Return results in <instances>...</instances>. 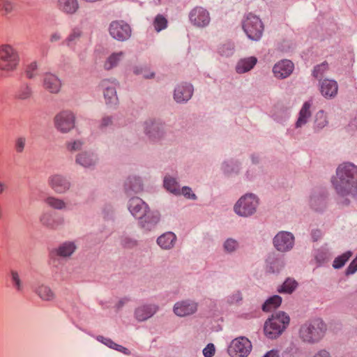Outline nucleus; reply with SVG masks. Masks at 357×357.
<instances>
[{
	"mask_svg": "<svg viewBox=\"0 0 357 357\" xmlns=\"http://www.w3.org/2000/svg\"><path fill=\"white\" fill-rule=\"evenodd\" d=\"M332 183L336 192L342 197L357 195V166L350 162L339 165Z\"/></svg>",
	"mask_w": 357,
	"mask_h": 357,
	"instance_id": "f257e3e1",
	"label": "nucleus"
},
{
	"mask_svg": "<svg viewBox=\"0 0 357 357\" xmlns=\"http://www.w3.org/2000/svg\"><path fill=\"white\" fill-rule=\"evenodd\" d=\"M327 331L325 322L320 319H313L302 324L299 329V337L307 344H316L324 337Z\"/></svg>",
	"mask_w": 357,
	"mask_h": 357,
	"instance_id": "f03ea898",
	"label": "nucleus"
},
{
	"mask_svg": "<svg viewBox=\"0 0 357 357\" xmlns=\"http://www.w3.org/2000/svg\"><path fill=\"white\" fill-rule=\"evenodd\" d=\"M20 62L17 50L9 44L0 45V70L8 74L15 71Z\"/></svg>",
	"mask_w": 357,
	"mask_h": 357,
	"instance_id": "7ed1b4c3",
	"label": "nucleus"
},
{
	"mask_svg": "<svg viewBox=\"0 0 357 357\" xmlns=\"http://www.w3.org/2000/svg\"><path fill=\"white\" fill-rule=\"evenodd\" d=\"M289 323V316L284 312L273 314L264 324V333L271 339L280 335Z\"/></svg>",
	"mask_w": 357,
	"mask_h": 357,
	"instance_id": "20e7f679",
	"label": "nucleus"
},
{
	"mask_svg": "<svg viewBox=\"0 0 357 357\" xmlns=\"http://www.w3.org/2000/svg\"><path fill=\"white\" fill-rule=\"evenodd\" d=\"M258 204V199L254 194H246L237 201L234 211L239 216L248 217L256 212Z\"/></svg>",
	"mask_w": 357,
	"mask_h": 357,
	"instance_id": "39448f33",
	"label": "nucleus"
},
{
	"mask_svg": "<svg viewBox=\"0 0 357 357\" xmlns=\"http://www.w3.org/2000/svg\"><path fill=\"white\" fill-rule=\"evenodd\" d=\"M53 121L55 128L59 132L66 134L75 128L76 116L71 110L65 109L57 113Z\"/></svg>",
	"mask_w": 357,
	"mask_h": 357,
	"instance_id": "423d86ee",
	"label": "nucleus"
},
{
	"mask_svg": "<svg viewBox=\"0 0 357 357\" xmlns=\"http://www.w3.org/2000/svg\"><path fill=\"white\" fill-rule=\"evenodd\" d=\"M243 29L250 39L258 40L262 36L264 25L259 17L249 13L243 22Z\"/></svg>",
	"mask_w": 357,
	"mask_h": 357,
	"instance_id": "0eeeda50",
	"label": "nucleus"
},
{
	"mask_svg": "<svg viewBox=\"0 0 357 357\" xmlns=\"http://www.w3.org/2000/svg\"><path fill=\"white\" fill-rule=\"evenodd\" d=\"M250 340L244 336L234 339L228 348V354L231 357H247L252 351Z\"/></svg>",
	"mask_w": 357,
	"mask_h": 357,
	"instance_id": "6e6552de",
	"label": "nucleus"
},
{
	"mask_svg": "<svg viewBox=\"0 0 357 357\" xmlns=\"http://www.w3.org/2000/svg\"><path fill=\"white\" fill-rule=\"evenodd\" d=\"M119 82L114 78L104 79L100 82L107 105H116L118 103L116 88Z\"/></svg>",
	"mask_w": 357,
	"mask_h": 357,
	"instance_id": "1a4fd4ad",
	"label": "nucleus"
},
{
	"mask_svg": "<svg viewBox=\"0 0 357 357\" xmlns=\"http://www.w3.org/2000/svg\"><path fill=\"white\" fill-rule=\"evenodd\" d=\"M109 32L113 38L119 41H124L130 37L131 29L125 22L116 20L110 23Z\"/></svg>",
	"mask_w": 357,
	"mask_h": 357,
	"instance_id": "9d476101",
	"label": "nucleus"
},
{
	"mask_svg": "<svg viewBox=\"0 0 357 357\" xmlns=\"http://www.w3.org/2000/svg\"><path fill=\"white\" fill-rule=\"evenodd\" d=\"M48 185L57 194H63L70 188V183L68 178L61 174H53L49 176Z\"/></svg>",
	"mask_w": 357,
	"mask_h": 357,
	"instance_id": "9b49d317",
	"label": "nucleus"
},
{
	"mask_svg": "<svg viewBox=\"0 0 357 357\" xmlns=\"http://www.w3.org/2000/svg\"><path fill=\"white\" fill-rule=\"evenodd\" d=\"M294 243V237L290 232L280 231L273 238L275 248L280 252L291 250Z\"/></svg>",
	"mask_w": 357,
	"mask_h": 357,
	"instance_id": "f8f14e48",
	"label": "nucleus"
},
{
	"mask_svg": "<svg viewBox=\"0 0 357 357\" xmlns=\"http://www.w3.org/2000/svg\"><path fill=\"white\" fill-rule=\"evenodd\" d=\"M189 19L193 25L198 27H204L210 22L208 12L202 7L193 8L189 14Z\"/></svg>",
	"mask_w": 357,
	"mask_h": 357,
	"instance_id": "ddd939ff",
	"label": "nucleus"
},
{
	"mask_svg": "<svg viewBox=\"0 0 357 357\" xmlns=\"http://www.w3.org/2000/svg\"><path fill=\"white\" fill-rule=\"evenodd\" d=\"M39 220L43 227L51 230L59 229L64 223L63 218L55 217L49 211L42 213Z\"/></svg>",
	"mask_w": 357,
	"mask_h": 357,
	"instance_id": "4468645a",
	"label": "nucleus"
},
{
	"mask_svg": "<svg viewBox=\"0 0 357 357\" xmlns=\"http://www.w3.org/2000/svg\"><path fill=\"white\" fill-rule=\"evenodd\" d=\"M294 68V63L290 60L284 59L275 64L273 72L277 78L284 79L292 73Z\"/></svg>",
	"mask_w": 357,
	"mask_h": 357,
	"instance_id": "2eb2a0df",
	"label": "nucleus"
},
{
	"mask_svg": "<svg viewBox=\"0 0 357 357\" xmlns=\"http://www.w3.org/2000/svg\"><path fill=\"white\" fill-rule=\"evenodd\" d=\"M197 310V304L191 301L177 302L174 306V312L178 317H185L194 314Z\"/></svg>",
	"mask_w": 357,
	"mask_h": 357,
	"instance_id": "dca6fc26",
	"label": "nucleus"
},
{
	"mask_svg": "<svg viewBox=\"0 0 357 357\" xmlns=\"http://www.w3.org/2000/svg\"><path fill=\"white\" fill-rule=\"evenodd\" d=\"M43 86L51 93H58L61 88V82L56 75L47 73L43 75Z\"/></svg>",
	"mask_w": 357,
	"mask_h": 357,
	"instance_id": "f3484780",
	"label": "nucleus"
},
{
	"mask_svg": "<svg viewBox=\"0 0 357 357\" xmlns=\"http://www.w3.org/2000/svg\"><path fill=\"white\" fill-rule=\"evenodd\" d=\"M148 209V205L139 197H132L129 200L128 210L137 219L144 216Z\"/></svg>",
	"mask_w": 357,
	"mask_h": 357,
	"instance_id": "a211bd4d",
	"label": "nucleus"
},
{
	"mask_svg": "<svg viewBox=\"0 0 357 357\" xmlns=\"http://www.w3.org/2000/svg\"><path fill=\"white\" fill-rule=\"evenodd\" d=\"M160 215L158 211H151L149 208L144 216L139 218V225L145 230L150 231L160 221Z\"/></svg>",
	"mask_w": 357,
	"mask_h": 357,
	"instance_id": "6ab92c4d",
	"label": "nucleus"
},
{
	"mask_svg": "<svg viewBox=\"0 0 357 357\" xmlns=\"http://www.w3.org/2000/svg\"><path fill=\"white\" fill-rule=\"evenodd\" d=\"M158 307L156 305H143L135 310V317L139 321H144L151 318L156 313Z\"/></svg>",
	"mask_w": 357,
	"mask_h": 357,
	"instance_id": "aec40b11",
	"label": "nucleus"
},
{
	"mask_svg": "<svg viewBox=\"0 0 357 357\" xmlns=\"http://www.w3.org/2000/svg\"><path fill=\"white\" fill-rule=\"evenodd\" d=\"M193 93V87L190 84L178 85L174 90V98L177 102H186L190 99Z\"/></svg>",
	"mask_w": 357,
	"mask_h": 357,
	"instance_id": "412c9836",
	"label": "nucleus"
},
{
	"mask_svg": "<svg viewBox=\"0 0 357 357\" xmlns=\"http://www.w3.org/2000/svg\"><path fill=\"white\" fill-rule=\"evenodd\" d=\"M337 91V83L333 79H325L320 82V92L326 98H334Z\"/></svg>",
	"mask_w": 357,
	"mask_h": 357,
	"instance_id": "4be33fe9",
	"label": "nucleus"
},
{
	"mask_svg": "<svg viewBox=\"0 0 357 357\" xmlns=\"http://www.w3.org/2000/svg\"><path fill=\"white\" fill-rule=\"evenodd\" d=\"M56 8L61 13L72 15L77 12L79 4L78 0H58Z\"/></svg>",
	"mask_w": 357,
	"mask_h": 357,
	"instance_id": "5701e85b",
	"label": "nucleus"
},
{
	"mask_svg": "<svg viewBox=\"0 0 357 357\" xmlns=\"http://www.w3.org/2000/svg\"><path fill=\"white\" fill-rule=\"evenodd\" d=\"M75 161L77 164L84 167H91L96 165L98 158L93 153L84 151L77 154Z\"/></svg>",
	"mask_w": 357,
	"mask_h": 357,
	"instance_id": "b1692460",
	"label": "nucleus"
},
{
	"mask_svg": "<svg viewBox=\"0 0 357 357\" xmlns=\"http://www.w3.org/2000/svg\"><path fill=\"white\" fill-rule=\"evenodd\" d=\"M176 241V236L173 232H167L160 236L157 239L158 245L164 250L172 248Z\"/></svg>",
	"mask_w": 357,
	"mask_h": 357,
	"instance_id": "393cba45",
	"label": "nucleus"
},
{
	"mask_svg": "<svg viewBox=\"0 0 357 357\" xmlns=\"http://www.w3.org/2000/svg\"><path fill=\"white\" fill-rule=\"evenodd\" d=\"M76 249L77 245L73 241H66L59 245L54 252L59 257H69L75 252Z\"/></svg>",
	"mask_w": 357,
	"mask_h": 357,
	"instance_id": "a878e982",
	"label": "nucleus"
},
{
	"mask_svg": "<svg viewBox=\"0 0 357 357\" xmlns=\"http://www.w3.org/2000/svg\"><path fill=\"white\" fill-rule=\"evenodd\" d=\"M144 132L150 137L153 138L161 137L162 126L159 123L153 120H148L144 123Z\"/></svg>",
	"mask_w": 357,
	"mask_h": 357,
	"instance_id": "bb28decb",
	"label": "nucleus"
},
{
	"mask_svg": "<svg viewBox=\"0 0 357 357\" xmlns=\"http://www.w3.org/2000/svg\"><path fill=\"white\" fill-rule=\"evenodd\" d=\"M83 36V31L79 26L73 27L64 40V44L69 47L77 45L78 41Z\"/></svg>",
	"mask_w": 357,
	"mask_h": 357,
	"instance_id": "cd10ccee",
	"label": "nucleus"
},
{
	"mask_svg": "<svg viewBox=\"0 0 357 357\" xmlns=\"http://www.w3.org/2000/svg\"><path fill=\"white\" fill-rule=\"evenodd\" d=\"M310 107L311 103L309 102H305L303 105L299 112V116L296 123V128H301L307 123L308 119L311 116Z\"/></svg>",
	"mask_w": 357,
	"mask_h": 357,
	"instance_id": "c85d7f7f",
	"label": "nucleus"
},
{
	"mask_svg": "<svg viewBox=\"0 0 357 357\" xmlns=\"http://www.w3.org/2000/svg\"><path fill=\"white\" fill-rule=\"evenodd\" d=\"M257 59L255 56L241 59L236 67V72L244 73L250 70L257 63Z\"/></svg>",
	"mask_w": 357,
	"mask_h": 357,
	"instance_id": "c756f323",
	"label": "nucleus"
},
{
	"mask_svg": "<svg viewBox=\"0 0 357 357\" xmlns=\"http://www.w3.org/2000/svg\"><path fill=\"white\" fill-rule=\"evenodd\" d=\"M36 294L45 301H52L55 298V294L52 289L47 285L40 284L35 289Z\"/></svg>",
	"mask_w": 357,
	"mask_h": 357,
	"instance_id": "7c9ffc66",
	"label": "nucleus"
},
{
	"mask_svg": "<svg viewBox=\"0 0 357 357\" xmlns=\"http://www.w3.org/2000/svg\"><path fill=\"white\" fill-rule=\"evenodd\" d=\"M17 5L14 0H0V14L7 17L17 10Z\"/></svg>",
	"mask_w": 357,
	"mask_h": 357,
	"instance_id": "2f4dec72",
	"label": "nucleus"
},
{
	"mask_svg": "<svg viewBox=\"0 0 357 357\" xmlns=\"http://www.w3.org/2000/svg\"><path fill=\"white\" fill-rule=\"evenodd\" d=\"M124 55L123 52L112 53L105 61L104 68L106 70H111L117 66L119 62L124 58Z\"/></svg>",
	"mask_w": 357,
	"mask_h": 357,
	"instance_id": "473e14b6",
	"label": "nucleus"
},
{
	"mask_svg": "<svg viewBox=\"0 0 357 357\" xmlns=\"http://www.w3.org/2000/svg\"><path fill=\"white\" fill-rule=\"evenodd\" d=\"M33 94V91L31 86L27 83H24L20 85L15 93V98L19 100L29 99Z\"/></svg>",
	"mask_w": 357,
	"mask_h": 357,
	"instance_id": "72a5a7b5",
	"label": "nucleus"
},
{
	"mask_svg": "<svg viewBox=\"0 0 357 357\" xmlns=\"http://www.w3.org/2000/svg\"><path fill=\"white\" fill-rule=\"evenodd\" d=\"M164 186L170 192L174 195H181L180 186L175 178L171 176H165L164 178Z\"/></svg>",
	"mask_w": 357,
	"mask_h": 357,
	"instance_id": "f704fd0d",
	"label": "nucleus"
},
{
	"mask_svg": "<svg viewBox=\"0 0 357 357\" xmlns=\"http://www.w3.org/2000/svg\"><path fill=\"white\" fill-rule=\"evenodd\" d=\"M142 190V181L139 178L132 177L129 178L126 183V190L129 192H134L135 193L140 192Z\"/></svg>",
	"mask_w": 357,
	"mask_h": 357,
	"instance_id": "c9c22d12",
	"label": "nucleus"
},
{
	"mask_svg": "<svg viewBox=\"0 0 357 357\" xmlns=\"http://www.w3.org/2000/svg\"><path fill=\"white\" fill-rule=\"evenodd\" d=\"M45 202L50 207L56 210H64L67 207V204L63 199L53 196L47 197Z\"/></svg>",
	"mask_w": 357,
	"mask_h": 357,
	"instance_id": "e433bc0d",
	"label": "nucleus"
},
{
	"mask_svg": "<svg viewBox=\"0 0 357 357\" xmlns=\"http://www.w3.org/2000/svg\"><path fill=\"white\" fill-rule=\"evenodd\" d=\"M297 282L292 278H287L283 284L278 288L280 293L291 294L297 287Z\"/></svg>",
	"mask_w": 357,
	"mask_h": 357,
	"instance_id": "4c0bfd02",
	"label": "nucleus"
},
{
	"mask_svg": "<svg viewBox=\"0 0 357 357\" xmlns=\"http://www.w3.org/2000/svg\"><path fill=\"white\" fill-rule=\"evenodd\" d=\"M282 298L280 296L275 295L269 298L262 305V310L265 312H269L280 305Z\"/></svg>",
	"mask_w": 357,
	"mask_h": 357,
	"instance_id": "58836bf2",
	"label": "nucleus"
},
{
	"mask_svg": "<svg viewBox=\"0 0 357 357\" xmlns=\"http://www.w3.org/2000/svg\"><path fill=\"white\" fill-rule=\"evenodd\" d=\"M328 123L326 114L323 110L317 112L314 119V128L321 130L326 127Z\"/></svg>",
	"mask_w": 357,
	"mask_h": 357,
	"instance_id": "ea45409f",
	"label": "nucleus"
},
{
	"mask_svg": "<svg viewBox=\"0 0 357 357\" xmlns=\"http://www.w3.org/2000/svg\"><path fill=\"white\" fill-rule=\"evenodd\" d=\"M352 253L350 251H347L342 255L336 257L333 261V266L334 268H340L344 266L346 262L351 257Z\"/></svg>",
	"mask_w": 357,
	"mask_h": 357,
	"instance_id": "a19ab883",
	"label": "nucleus"
},
{
	"mask_svg": "<svg viewBox=\"0 0 357 357\" xmlns=\"http://www.w3.org/2000/svg\"><path fill=\"white\" fill-rule=\"evenodd\" d=\"M153 25L155 30L157 32H160V31L167 28V20L163 15H158L153 20Z\"/></svg>",
	"mask_w": 357,
	"mask_h": 357,
	"instance_id": "79ce46f5",
	"label": "nucleus"
},
{
	"mask_svg": "<svg viewBox=\"0 0 357 357\" xmlns=\"http://www.w3.org/2000/svg\"><path fill=\"white\" fill-rule=\"evenodd\" d=\"M38 64L36 61L31 62L26 68V77L29 79H34L38 75Z\"/></svg>",
	"mask_w": 357,
	"mask_h": 357,
	"instance_id": "37998d69",
	"label": "nucleus"
},
{
	"mask_svg": "<svg viewBox=\"0 0 357 357\" xmlns=\"http://www.w3.org/2000/svg\"><path fill=\"white\" fill-rule=\"evenodd\" d=\"M83 146L84 142L80 139L71 140L66 143V148L70 153L80 151Z\"/></svg>",
	"mask_w": 357,
	"mask_h": 357,
	"instance_id": "c03bdc74",
	"label": "nucleus"
},
{
	"mask_svg": "<svg viewBox=\"0 0 357 357\" xmlns=\"http://www.w3.org/2000/svg\"><path fill=\"white\" fill-rule=\"evenodd\" d=\"M328 63L326 62L317 65L314 68L312 75L315 78L319 79L323 77L324 74L328 70Z\"/></svg>",
	"mask_w": 357,
	"mask_h": 357,
	"instance_id": "a18cd8bd",
	"label": "nucleus"
},
{
	"mask_svg": "<svg viewBox=\"0 0 357 357\" xmlns=\"http://www.w3.org/2000/svg\"><path fill=\"white\" fill-rule=\"evenodd\" d=\"M10 274L11 280L15 289L19 292L22 291L23 284L18 273L15 271H12Z\"/></svg>",
	"mask_w": 357,
	"mask_h": 357,
	"instance_id": "49530a36",
	"label": "nucleus"
},
{
	"mask_svg": "<svg viewBox=\"0 0 357 357\" xmlns=\"http://www.w3.org/2000/svg\"><path fill=\"white\" fill-rule=\"evenodd\" d=\"M238 246V242L233 238H228L224 243L225 250L227 252H232L235 251Z\"/></svg>",
	"mask_w": 357,
	"mask_h": 357,
	"instance_id": "de8ad7c7",
	"label": "nucleus"
},
{
	"mask_svg": "<svg viewBox=\"0 0 357 357\" xmlns=\"http://www.w3.org/2000/svg\"><path fill=\"white\" fill-rule=\"evenodd\" d=\"M26 144V138L24 137H20L15 139V149L17 153H22Z\"/></svg>",
	"mask_w": 357,
	"mask_h": 357,
	"instance_id": "09e8293b",
	"label": "nucleus"
},
{
	"mask_svg": "<svg viewBox=\"0 0 357 357\" xmlns=\"http://www.w3.org/2000/svg\"><path fill=\"white\" fill-rule=\"evenodd\" d=\"M181 194H182L185 197L191 199H196V195L193 192H192V190L189 187H183L181 190Z\"/></svg>",
	"mask_w": 357,
	"mask_h": 357,
	"instance_id": "8fccbe9b",
	"label": "nucleus"
},
{
	"mask_svg": "<svg viewBox=\"0 0 357 357\" xmlns=\"http://www.w3.org/2000/svg\"><path fill=\"white\" fill-rule=\"evenodd\" d=\"M97 340L99 342H101L102 343H103L106 346H107L109 348H112L113 349H114V348L116 346V343L114 342L112 340H110L109 338L104 337L102 336H98L97 337Z\"/></svg>",
	"mask_w": 357,
	"mask_h": 357,
	"instance_id": "3c124183",
	"label": "nucleus"
},
{
	"mask_svg": "<svg viewBox=\"0 0 357 357\" xmlns=\"http://www.w3.org/2000/svg\"><path fill=\"white\" fill-rule=\"evenodd\" d=\"M203 354L205 357H212L215 354V347L210 343L203 349Z\"/></svg>",
	"mask_w": 357,
	"mask_h": 357,
	"instance_id": "603ef678",
	"label": "nucleus"
},
{
	"mask_svg": "<svg viewBox=\"0 0 357 357\" xmlns=\"http://www.w3.org/2000/svg\"><path fill=\"white\" fill-rule=\"evenodd\" d=\"M357 271V257L350 263L346 270V274H354Z\"/></svg>",
	"mask_w": 357,
	"mask_h": 357,
	"instance_id": "864d4df0",
	"label": "nucleus"
},
{
	"mask_svg": "<svg viewBox=\"0 0 357 357\" xmlns=\"http://www.w3.org/2000/svg\"><path fill=\"white\" fill-rule=\"evenodd\" d=\"M220 52L222 55L228 56L233 52V47L231 45H225L220 48Z\"/></svg>",
	"mask_w": 357,
	"mask_h": 357,
	"instance_id": "5fc2aeb1",
	"label": "nucleus"
},
{
	"mask_svg": "<svg viewBox=\"0 0 357 357\" xmlns=\"http://www.w3.org/2000/svg\"><path fill=\"white\" fill-rule=\"evenodd\" d=\"M62 39V34L61 32L56 31L52 33L50 36L49 40L51 43H55Z\"/></svg>",
	"mask_w": 357,
	"mask_h": 357,
	"instance_id": "6e6d98bb",
	"label": "nucleus"
},
{
	"mask_svg": "<svg viewBox=\"0 0 357 357\" xmlns=\"http://www.w3.org/2000/svg\"><path fill=\"white\" fill-rule=\"evenodd\" d=\"M112 118L109 116H105L102 119L100 126L101 128H105L112 125Z\"/></svg>",
	"mask_w": 357,
	"mask_h": 357,
	"instance_id": "4d7b16f0",
	"label": "nucleus"
},
{
	"mask_svg": "<svg viewBox=\"0 0 357 357\" xmlns=\"http://www.w3.org/2000/svg\"><path fill=\"white\" fill-rule=\"evenodd\" d=\"M313 357H331V354L326 349L318 351Z\"/></svg>",
	"mask_w": 357,
	"mask_h": 357,
	"instance_id": "13d9d810",
	"label": "nucleus"
},
{
	"mask_svg": "<svg viewBox=\"0 0 357 357\" xmlns=\"http://www.w3.org/2000/svg\"><path fill=\"white\" fill-rule=\"evenodd\" d=\"M114 349L118 351H120L126 355H130V352L129 351V350L127 348H126L121 345L117 344H116V346L114 348Z\"/></svg>",
	"mask_w": 357,
	"mask_h": 357,
	"instance_id": "bf43d9fd",
	"label": "nucleus"
},
{
	"mask_svg": "<svg viewBox=\"0 0 357 357\" xmlns=\"http://www.w3.org/2000/svg\"><path fill=\"white\" fill-rule=\"evenodd\" d=\"M263 357H279V351L277 349H272L268 351Z\"/></svg>",
	"mask_w": 357,
	"mask_h": 357,
	"instance_id": "052dcab7",
	"label": "nucleus"
},
{
	"mask_svg": "<svg viewBox=\"0 0 357 357\" xmlns=\"http://www.w3.org/2000/svg\"><path fill=\"white\" fill-rule=\"evenodd\" d=\"M8 186L4 181H0V195L6 193L8 191Z\"/></svg>",
	"mask_w": 357,
	"mask_h": 357,
	"instance_id": "680f3d73",
	"label": "nucleus"
},
{
	"mask_svg": "<svg viewBox=\"0 0 357 357\" xmlns=\"http://www.w3.org/2000/svg\"><path fill=\"white\" fill-rule=\"evenodd\" d=\"M321 233L319 230L313 231L312 233L314 241H317L321 237Z\"/></svg>",
	"mask_w": 357,
	"mask_h": 357,
	"instance_id": "e2e57ef3",
	"label": "nucleus"
},
{
	"mask_svg": "<svg viewBox=\"0 0 357 357\" xmlns=\"http://www.w3.org/2000/svg\"><path fill=\"white\" fill-rule=\"evenodd\" d=\"M129 301H130V300H129V298H123L121 299V300L118 302V303H117V307H118V308H120V307H123V305H125L126 303H127Z\"/></svg>",
	"mask_w": 357,
	"mask_h": 357,
	"instance_id": "0e129e2a",
	"label": "nucleus"
},
{
	"mask_svg": "<svg viewBox=\"0 0 357 357\" xmlns=\"http://www.w3.org/2000/svg\"><path fill=\"white\" fill-rule=\"evenodd\" d=\"M153 76V73H151L150 75H144V77L146 78H151Z\"/></svg>",
	"mask_w": 357,
	"mask_h": 357,
	"instance_id": "69168bd1",
	"label": "nucleus"
},
{
	"mask_svg": "<svg viewBox=\"0 0 357 357\" xmlns=\"http://www.w3.org/2000/svg\"><path fill=\"white\" fill-rule=\"evenodd\" d=\"M135 73L136 74H139V72L138 71V70H137V69H136V70H135Z\"/></svg>",
	"mask_w": 357,
	"mask_h": 357,
	"instance_id": "338daca9",
	"label": "nucleus"
},
{
	"mask_svg": "<svg viewBox=\"0 0 357 357\" xmlns=\"http://www.w3.org/2000/svg\"><path fill=\"white\" fill-rule=\"evenodd\" d=\"M135 244V242L134 241H132L131 242V245H134Z\"/></svg>",
	"mask_w": 357,
	"mask_h": 357,
	"instance_id": "774afa93",
	"label": "nucleus"
}]
</instances>
